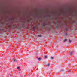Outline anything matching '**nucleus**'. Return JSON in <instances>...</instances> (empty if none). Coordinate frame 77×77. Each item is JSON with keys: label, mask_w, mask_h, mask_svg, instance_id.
I'll return each instance as SVG.
<instances>
[{"label": "nucleus", "mask_w": 77, "mask_h": 77, "mask_svg": "<svg viewBox=\"0 0 77 77\" xmlns=\"http://www.w3.org/2000/svg\"><path fill=\"white\" fill-rule=\"evenodd\" d=\"M70 55H72L73 54V52H71L70 53Z\"/></svg>", "instance_id": "1"}, {"label": "nucleus", "mask_w": 77, "mask_h": 77, "mask_svg": "<svg viewBox=\"0 0 77 77\" xmlns=\"http://www.w3.org/2000/svg\"><path fill=\"white\" fill-rule=\"evenodd\" d=\"M67 41V39H65V40H64V41Z\"/></svg>", "instance_id": "11"}, {"label": "nucleus", "mask_w": 77, "mask_h": 77, "mask_svg": "<svg viewBox=\"0 0 77 77\" xmlns=\"http://www.w3.org/2000/svg\"><path fill=\"white\" fill-rule=\"evenodd\" d=\"M65 35H67V33L65 34Z\"/></svg>", "instance_id": "13"}, {"label": "nucleus", "mask_w": 77, "mask_h": 77, "mask_svg": "<svg viewBox=\"0 0 77 77\" xmlns=\"http://www.w3.org/2000/svg\"><path fill=\"white\" fill-rule=\"evenodd\" d=\"M38 60H41V58H38Z\"/></svg>", "instance_id": "4"}, {"label": "nucleus", "mask_w": 77, "mask_h": 77, "mask_svg": "<svg viewBox=\"0 0 77 77\" xmlns=\"http://www.w3.org/2000/svg\"><path fill=\"white\" fill-rule=\"evenodd\" d=\"M17 60V59H14V62H16Z\"/></svg>", "instance_id": "6"}, {"label": "nucleus", "mask_w": 77, "mask_h": 77, "mask_svg": "<svg viewBox=\"0 0 77 77\" xmlns=\"http://www.w3.org/2000/svg\"><path fill=\"white\" fill-rule=\"evenodd\" d=\"M51 59H54V57H51Z\"/></svg>", "instance_id": "5"}, {"label": "nucleus", "mask_w": 77, "mask_h": 77, "mask_svg": "<svg viewBox=\"0 0 77 77\" xmlns=\"http://www.w3.org/2000/svg\"><path fill=\"white\" fill-rule=\"evenodd\" d=\"M64 71V70L62 69V70H61V71Z\"/></svg>", "instance_id": "12"}, {"label": "nucleus", "mask_w": 77, "mask_h": 77, "mask_svg": "<svg viewBox=\"0 0 77 77\" xmlns=\"http://www.w3.org/2000/svg\"><path fill=\"white\" fill-rule=\"evenodd\" d=\"M46 25H47V23H45L43 24V27H44V26H46Z\"/></svg>", "instance_id": "2"}, {"label": "nucleus", "mask_w": 77, "mask_h": 77, "mask_svg": "<svg viewBox=\"0 0 77 77\" xmlns=\"http://www.w3.org/2000/svg\"><path fill=\"white\" fill-rule=\"evenodd\" d=\"M20 67H17V69H20Z\"/></svg>", "instance_id": "9"}, {"label": "nucleus", "mask_w": 77, "mask_h": 77, "mask_svg": "<svg viewBox=\"0 0 77 77\" xmlns=\"http://www.w3.org/2000/svg\"><path fill=\"white\" fill-rule=\"evenodd\" d=\"M69 41L70 43H71V40H69Z\"/></svg>", "instance_id": "8"}, {"label": "nucleus", "mask_w": 77, "mask_h": 77, "mask_svg": "<svg viewBox=\"0 0 77 77\" xmlns=\"http://www.w3.org/2000/svg\"><path fill=\"white\" fill-rule=\"evenodd\" d=\"M38 37H41V35H38Z\"/></svg>", "instance_id": "10"}, {"label": "nucleus", "mask_w": 77, "mask_h": 77, "mask_svg": "<svg viewBox=\"0 0 77 77\" xmlns=\"http://www.w3.org/2000/svg\"><path fill=\"white\" fill-rule=\"evenodd\" d=\"M50 63L48 64L47 65V66H50Z\"/></svg>", "instance_id": "3"}, {"label": "nucleus", "mask_w": 77, "mask_h": 77, "mask_svg": "<svg viewBox=\"0 0 77 77\" xmlns=\"http://www.w3.org/2000/svg\"><path fill=\"white\" fill-rule=\"evenodd\" d=\"M44 57L45 58H47V56H44Z\"/></svg>", "instance_id": "7"}]
</instances>
